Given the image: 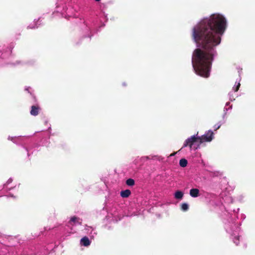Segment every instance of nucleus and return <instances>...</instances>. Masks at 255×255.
<instances>
[{
  "instance_id": "20e7f679",
  "label": "nucleus",
  "mask_w": 255,
  "mask_h": 255,
  "mask_svg": "<svg viewBox=\"0 0 255 255\" xmlns=\"http://www.w3.org/2000/svg\"><path fill=\"white\" fill-rule=\"evenodd\" d=\"M40 110L41 108L39 105H33L31 106L30 113L32 116H36L39 114Z\"/></svg>"
},
{
  "instance_id": "1a4fd4ad",
  "label": "nucleus",
  "mask_w": 255,
  "mask_h": 255,
  "mask_svg": "<svg viewBox=\"0 0 255 255\" xmlns=\"http://www.w3.org/2000/svg\"><path fill=\"white\" fill-rule=\"evenodd\" d=\"M188 163L187 160L185 158H182L179 161V165L182 167H185Z\"/></svg>"
},
{
  "instance_id": "7ed1b4c3",
  "label": "nucleus",
  "mask_w": 255,
  "mask_h": 255,
  "mask_svg": "<svg viewBox=\"0 0 255 255\" xmlns=\"http://www.w3.org/2000/svg\"><path fill=\"white\" fill-rule=\"evenodd\" d=\"M214 133L211 130L208 131L205 134L201 136H198L199 139V144L204 142H210L213 138Z\"/></svg>"
},
{
  "instance_id": "f03ea898",
  "label": "nucleus",
  "mask_w": 255,
  "mask_h": 255,
  "mask_svg": "<svg viewBox=\"0 0 255 255\" xmlns=\"http://www.w3.org/2000/svg\"><path fill=\"white\" fill-rule=\"evenodd\" d=\"M199 145V139L198 136H191L188 138L184 142L183 147L189 146L190 149H196Z\"/></svg>"
},
{
  "instance_id": "f8f14e48",
  "label": "nucleus",
  "mask_w": 255,
  "mask_h": 255,
  "mask_svg": "<svg viewBox=\"0 0 255 255\" xmlns=\"http://www.w3.org/2000/svg\"><path fill=\"white\" fill-rule=\"evenodd\" d=\"M78 219V218L77 217H76V216H73V217H72L71 218V219H70V221H69V223H70L71 222H74V223H75V222L77 221V220Z\"/></svg>"
},
{
  "instance_id": "4468645a",
  "label": "nucleus",
  "mask_w": 255,
  "mask_h": 255,
  "mask_svg": "<svg viewBox=\"0 0 255 255\" xmlns=\"http://www.w3.org/2000/svg\"><path fill=\"white\" fill-rule=\"evenodd\" d=\"M235 241H234V243L236 244V245H238L239 243V238L238 237V238H235Z\"/></svg>"
},
{
  "instance_id": "f3484780",
  "label": "nucleus",
  "mask_w": 255,
  "mask_h": 255,
  "mask_svg": "<svg viewBox=\"0 0 255 255\" xmlns=\"http://www.w3.org/2000/svg\"><path fill=\"white\" fill-rule=\"evenodd\" d=\"M175 154V153H173V154H171V156H172V155H174Z\"/></svg>"
},
{
  "instance_id": "39448f33",
  "label": "nucleus",
  "mask_w": 255,
  "mask_h": 255,
  "mask_svg": "<svg viewBox=\"0 0 255 255\" xmlns=\"http://www.w3.org/2000/svg\"><path fill=\"white\" fill-rule=\"evenodd\" d=\"M190 195L192 197H197L199 196V190L197 188H193L190 190Z\"/></svg>"
},
{
  "instance_id": "9d476101",
  "label": "nucleus",
  "mask_w": 255,
  "mask_h": 255,
  "mask_svg": "<svg viewBox=\"0 0 255 255\" xmlns=\"http://www.w3.org/2000/svg\"><path fill=\"white\" fill-rule=\"evenodd\" d=\"M126 184L129 186H132L135 184V181L133 179L129 178L127 180Z\"/></svg>"
},
{
  "instance_id": "6e6552de",
  "label": "nucleus",
  "mask_w": 255,
  "mask_h": 255,
  "mask_svg": "<svg viewBox=\"0 0 255 255\" xmlns=\"http://www.w3.org/2000/svg\"><path fill=\"white\" fill-rule=\"evenodd\" d=\"M175 198L181 200L183 197V193L181 191H177L174 194Z\"/></svg>"
},
{
  "instance_id": "2eb2a0df",
  "label": "nucleus",
  "mask_w": 255,
  "mask_h": 255,
  "mask_svg": "<svg viewBox=\"0 0 255 255\" xmlns=\"http://www.w3.org/2000/svg\"><path fill=\"white\" fill-rule=\"evenodd\" d=\"M12 181V180L11 179H9L7 180V181L6 182V183L5 184H4V186H6L7 185H8V184L11 183Z\"/></svg>"
},
{
  "instance_id": "ddd939ff",
  "label": "nucleus",
  "mask_w": 255,
  "mask_h": 255,
  "mask_svg": "<svg viewBox=\"0 0 255 255\" xmlns=\"http://www.w3.org/2000/svg\"><path fill=\"white\" fill-rule=\"evenodd\" d=\"M240 85V83H238L236 86V88L234 89L235 92H237L239 90Z\"/></svg>"
},
{
  "instance_id": "f257e3e1",
  "label": "nucleus",
  "mask_w": 255,
  "mask_h": 255,
  "mask_svg": "<svg viewBox=\"0 0 255 255\" xmlns=\"http://www.w3.org/2000/svg\"><path fill=\"white\" fill-rule=\"evenodd\" d=\"M226 28V20L220 14H213L202 19L193 28L192 37L201 48L194 50L192 58L195 73L203 77L210 76L212 62L217 54L215 47Z\"/></svg>"
},
{
  "instance_id": "423d86ee",
  "label": "nucleus",
  "mask_w": 255,
  "mask_h": 255,
  "mask_svg": "<svg viewBox=\"0 0 255 255\" xmlns=\"http://www.w3.org/2000/svg\"><path fill=\"white\" fill-rule=\"evenodd\" d=\"M131 194V191L129 189L122 191L120 193L121 196L123 198H128Z\"/></svg>"
},
{
  "instance_id": "dca6fc26",
  "label": "nucleus",
  "mask_w": 255,
  "mask_h": 255,
  "mask_svg": "<svg viewBox=\"0 0 255 255\" xmlns=\"http://www.w3.org/2000/svg\"><path fill=\"white\" fill-rule=\"evenodd\" d=\"M220 126L221 125H215L214 126V128H215V130H217V129H218L220 128Z\"/></svg>"
},
{
  "instance_id": "9b49d317",
  "label": "nucleus",
  "mask_w": 255,
  "mask_h": 255,
  "mask_svg": "<svg viewBox=\"0 0 255 255\" xmlns=\"http://www.w3.org/2000/svg\"><path fill=\"white\" fill-rule=\"evenodd\" d=\"M189 208V206L187 203H182L181 205V209L183 211H187Z\"/></svg>"
},
{
  "instance_id": "0eeeda50",
  "label": "nucleus",
  "mask_w": 255,
  "mask_h": 255,
  "mask_svg": "<svg viewBox=\"0 0 255 255\" xmlns=\"http://www.w3.org/2000/svg\"><path fill=\"white\" fill-rule=\"evenodd\" d=\"M81 243L84 246L87 247L90 245V241L87 237H84L81 240Z\"/></svg>"
}]
</instances>
